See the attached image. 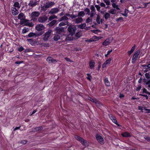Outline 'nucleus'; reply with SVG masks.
Segmentation results:
<instances>
[{"mask_svg": "<svg viewBox=\"0 0 150 150\" xmlns=\"http://www.w3.org/2000/svg\"><path fill=\"white\" fill-rule=\"evenodd\" d=\"M74 137L79 142L84 146H87L89 145V142L86 140L77 135H75Z\"/></svg>", "mask_w": 150, "mask_h": 150, "instance_id": "obj_1", "label": "nucleus"}, {"mask_svg": "<svg viewBox=\"0 0 150 150\" xmlns=\"http://www.w3.org/2000/svg\"><path fill=\"white\" fill-rule=\"evenodd\" d=\"M52 32V30H49L42 35V39L44 41L48 40Z\"/></svg>", "mask_w": 150, "mask_h": 150, "instance_id": "obj_2", "label": "nucleus"}, {"mask_svg": "<svg viewBox=\"0 0 150 150\" xmlns=\"http://www.w3.org/2000/svg\"><path fill=\"white\" fill-rule=\"evenodd\" d=\"M88 99L95 103L96 105L98 107H99L102 105V104L96 98H93L90 97H88Z\"/></svg>", "mask_w": 150, "mask_h": 150, "instance_id": "obj_3", "label": "nucleus"}, {"mask_svg": "<svg viewBox=\"0 0 150 150\" xmlns=\"http://www.w3.org/2000/svg\"><path fill=\"white\" fill-rule=\"evenodd\" d=\"M21 25L28 26L30 27H33L34 25L33 23L31 22L30 23L29 20L25 19L23 20V21L21 22Z\"/></svg>", "mask_w": 150, "mask_h": 150, "instance_id": "obj_4", "label": "nucleus"}, {"mask_svg": "<svg viewBox=\"0 0 150 150\" xmlns=\"http://www.w3.org/2000/svg\"><path fill=\"white\" fill-rule=\"evenodd\" d=\"M140 53L139 50H137L134 54L132 58V63H134L138 58L139 55Z\"/></svg>", "mask_w": 150, "mask_h": 150, "instance_id": "obj_5", "label": "nucleus"}, {"mask_svg": "<svg viewBox=\"0 0 150 150\" xmlns=\"http://www.w3.org/2000/svg\"><path fill=\"white\" fill-rule=\"evenodd\" d=\"M40 14V13L39 11L33 12L31 14L30 16L32 19L35 20L39 16Z\"/></svg>", "mask_w": 150, "mask_h": 150, "instance_id": "obj_6", "label": "nucleus"}, {"mask_svg": "<svg viewBox=\"0 0 150 150\" xmlns=\"http://www.w3.org/2000/svg\"><path fill=\"white\" fill-rule=\"evenodd\" d=\"M72 21L75 24H78L82 22L83 19L81 17H78L77 18L76 17L72 19Z\"/></svg>", "mask_w": 150, "mask_h": 150, "instance_id": "obj_7", "label": "nucleus"}, {"mask_svg": "<svg viewBox=\"0 0 150 150\" xmlns=\"http://www.w3.org/2000/svg\"><path fill=\"white\" fill-rule=\"evenodd\" d=\"M76 28L74 26H70L68 28V30L69 33V34L74 35L75 34Z\"/></svg>", "mask_w": 150, "mask_h": 150, "instance_id": "obj_8", "label": "nucleus"}, {"mask_svg": "<svg viewBox=\"0 0 150 150\" xmlns=\"http://www.w3.org/2000/svg\"><path fill=\"white\" fill-rule=\"evenodd\" d=\"M96 138L98 142L101 144H103L104 143V141L103 137L97 134Z\"/></svg>", "mask_w": 150, "mask_h": 150, "instance_id": "obj_9", "label": "nucleus"}, {"mask_svg": "<svg viewBox=\"0 0 150 150\" xmlns=\"http://www.w3.org/2000/svg\"><path fill=\"white\" fill-rule=\"evenodd\" d=\"M47 19V17L45 16H41L38 18V21L41 23H43L45 22Z\"/></svg>", "mask_w": 150, "mask_h": 150, "instance_id": "obj_10", "label": "nucleus"}, {"mask_svg": "<svg viewBox=\"0 0 150 150\" xmlns=\"http://www.w3.org/2000/svg\"><path fill=\"white\" fill-rule=\"evenodd\" d=\"M38 2L36 0H31L28 4V6L30 7H33L35 6L38 4Z\"/></svg>", "mask_w": 150, "mask_h": 150, "instance_id": "obj_11", "label": "nucleus"}, {"mask_svg": "<svg viewBox=\"0 0 150 150\" xmlns=\"http://www.w3.org/2000/svg\"><path fill=\"white\" fill-rule=\"evenodd\" d=\"M43 33L42 32L38 34H35V33L31 32L28 35V36L29 38H31L32 37H33L35 36V37H38L41 35L42 34H43Z\"/></svg>", "mask_w": 150, "mask_h": 150, "instance_id": "obj_12", "label": "nucleus"}, {"mask_svg": "<svg viewBox=\"0 0 150 150\" xmlns=\"http://www.w3.org/2000/svg\"><path fill=\"white\" fill-rule=\"evenodd\" d=\"M46 60L49 63H52L53 64H55L57 62V61L51 57H48Z\"/></svg>", "mask_w": 150, "mask_h": 150, "instance_id": "obj_13", "label": "nucleus"}, {"mask_svg": "<svg viewBox=\"0 0 150 150\" xmlns=\"http://www.w3.org/2000/svg\"><path fill=\"white\" fill-rule=\"evenodd\" d=\"M45 28L43 25L41 24H37L35 26V29L38 31H41Z\"/></svg>", "mask_w": 150, "mask_h": 150, "instance_id": "obj_14", "label": "nucleus"}, {"mask_svg": "<svg viewBox=\"0 0 150 150\" xmlns=\"http://www.w3.org/2000/svg\"><path fill=\"white\" fill-rule=\"evenodd\" d=\"M41 9L44 11H46L47 8H50V6L48 2L44 4V5H41Z\"/></svg>", "mask_w": 150, "mask_h": 150, "instance_id": "obj_15", "label": "nucleus"}, {"mask_svg": "<svg viewBox=\"0 0 150 150\" xmlns=\"http://www.w3.org/2000/svg\"><path fill=\"white\" fill-rule=\"evenodd\" d=\"M59 9L57 8H52L49 12V13L52 14L57 13L59 11Z\"/></svg>", "mask_w": 150, "mask_h": 150, "instance_id": "obj_16", "label": "nucleus"}, {"mask_svg": "<svg viewBox=\"0 0 150 150\" xmlns=\"http://www.w3.org/2000/svg\"><path fill=\"white\" fill-rule=\"evenodd\" d=\"M112 59V58H110L107 60L103 64L102 67L103 68L106 67V65L110 64Z\"/></svg>", "mask_w": 150, "mask_h": 150, "instance_id": "obj_17", "label": "nucleus"}, {"mask_svg": "<svg viewBox=\"0 0 150 150\" xmlns=\"http://www.w3.org/2000/svg\"><path fill=\"white\" fill-rule=\"evenodd\" d=\"M143 82L145 84L148 85V87L150 88V78H144L143 79Z\"/></svg>", "mask_w": 150, "mask_h": 150, "instance_id": "obj_18", "label": "nucleus"}, {"mask_svg": "<svg viewBox=\"0 0 150 150\" xmlns=\"http://www.w3.org/2000/svg\"><path fill=\"white\" fill-rule=\"evenodd\" d=\"M55 30L56 31V32L57 34H61V33L63 32L64 31V28H63L57 27L55 28Z\"/></svg>", "mask_w": 150, "mask_h": 150, "instance_id": "obj_19", "label": "nucleus"}, {"mask_svg": "<svg viewBox=\"0 0 150 150\" xmlns=\"http://www.w3.org/2000/svg\"><path fill=\"white\" fill-rule=\"evenodd\" d=\"M112 41L110 40L109 39H106L103 42V45L105 46H106L108 45Z\"/></svg>", "mask_w": 150, "mask_h": 150, "instance_id": "obj_20", "label": "nucleus"}, {"mask_svg": "<svg viewBox=\"0 0 150 150\" xmlns=\"http://www.w3.org/2000/svg\"><path fill=\"white\" fill-rule=\"evenodd\" d=\"M86 24L85 23H84L78 25V27L82 29H85L87 30V28H86Z\"/></svg>", "mask_w": 150, "mask_h": 150, "instance_id": "obj_21", "label": "nucleus"}, {"mask_svg": "<svg viewBox=\"0 0 150 150\" xmlns=\"http://www.w3.org/2000/svg\"><path fill=\"white\" fill-rule=\"evenodd\" d=\"M73 35L69 34L67 35L66 38V40H71L74 38H75L74 37H73Z\"/></svg>", "mask_w": 150, "mask_h": 150, "instance_id": "obj_22", "label": "nucleus"}, {"mask_svg": "<svg viewBox=\"0 0 150 150\" xmlns=\"http://www.w3.org/2000/svg\"><path fill=\"white\" fill-rule=\"evenodd\" d=\"M62 36V35L61 34H56L54 38V39L55 41H57Z\"/></svg>", "mask_w": 150, "mask_h": 150, "instance_id": "obj_23", "label": "nucleus"}, {"mask_svg": "<svg viewBox=\"0 0 150 150\" xmlns=\"http://www.w3.org/2000/svg\"><path fill=\"white\" fill-rule=\"evenodd\" d=\"M12 14L14 15H16L18 13V11L14 7L12 8Z\"/></svg>", "mask_w": 150, "mask_h": 150, "instance_id": "obj_24", "label": "nucleus"}, {"mask_svg": "<svg viewBox=\"0 0 150 150\" xmlns=\"http://www.w3.org/2000/svg\"><path fill=\"white\" fill-rule=\"evenodd\" d=\"M110 119L115 124L118 126H120V125L117 123V121L115 117L112 116H111Z\"/></svg>", "mask_w": 150, "mask_h": 150, "instance_id": "obj_25", "label": "nucleus"}, {"mask_svg": "<svg viewBox=\"0 0 150 150\" xmlns=\"http://www.w3.org/2000/svg\"><path fill=\"white\" fill-rule=\"evenodd\" d=\"M96 20V22L98 24L102 23V19H100V16L99 15H97Z\"/></svg>", "mask_w": 150, "mask_h": 150, "instance_id": "obj_26", "label": "nucleus"}, {"mask_svg": "<svg viewBox=\"0 0 150 150\" xmlns=\"http://www.w3.org/2000/svg\"><path fill=\"white\" fill-rule=\"evenodd\" d=\"M104 81L105 83V85L107 86H110V83L108 80V78L105 77V78L104 79Z\"/></svg>", "mask_w": 150, "mask_h": 150, "instance_id": "obj_27", "label": "nucleus"}, {"mask_svg": "<svg viewBox=\"0 0 150 150\" xmlns=\"http://www.w3.org/2000/svg\"><path fill=\"white\" fill-rule=\"evenodd\" d=\"M103 17L105 20H107L110 18V14L109 13L105 12L104 14Z\"/></svg>", "mask_w": 150, "mask_h": 150, "instance_id": "obj_28", "label": "nucleus"}, {"mask_svg": "<svg viewBox=\"0 0 150 150\" xmlns=\"http://www.w3.org/2000/svg\"><path fill=\"white\" fill-rule=\"evenodd\" d=\"M85 15V13L84 11H80L78 13V14L77 16V17H83Z\"/></svg>", "mask_w": 150, "mask_h": 150, "instance_id": "obj_29", "label": "nucleus"}, {"mask_svg": "<svg viewBox=\"0 0 150 150\" xmlns=\"http://www.w3.org/2000/svg\"><path fill=\"white\" fill-rule=\"evenodd\" d=\"M18 18L21 20H23L25 18V16L23 13H20L18 16Z\"/></svg>", "mask_w": 150, "mask_h": 150, "instance_id": "obj_30", "label": "nucleus"}, {"mask_svg": "<svg viewBox=\"0 0 150 150\" xmlns=\"http://www.w3.org/2000/svg\"><path fill=\"white\" fill-rule=\"evenodd\" d=\"M65 16H69L72 19H73L77 17L76 15H75L73 14L71 15H70L69 14V13H66L65 14Z\"/></svg>", "mask_w": 150, "mask_h": 150, "instance_id": "obj_31", "label": "nucleus"}, {"mask_svg": "<svg viewBox=\"0 0 150 150\" xmlns=\"http://www.w3.org/2000/svg\"><path fill=\"white\" fill-rule=\"evenodd\" d=\"M95 64V63L94 60H92L89 62V66L91 69L93 68L94 67Z\"/></svg>", "mask_w": 150, "mask_h": 150, "instance_id": "obj_32", "label": "nucleus"}, {"mask_svg": "<svg viewBox=\"0 0 150 150\" xmlns=\"http://www.w3.org/2000/svg\"><path fill=\"white\" fill-rule=\"evenodd\" d=\"M57 22V21L56 20H53L50 22L48 25L50 27H52Z\"/></svg>", "mask_w": 150, "mask_h": 150, "instance_id": "obj_33", "label": "nucleus"}, {"mask_svg": "<svg viewBox=\"0 0 150 150\" xmlns=\"http://www.w3.org/2000/svg\"><path fill=\"white\" fill-rule=\"evenodd\" d=\"M122 135L123 137H130L131 136L130 134L127 132H125L122 133Z\"/></svg>", "mask_w": 150, "mask_h": 150, "instance_id": "obj_34", "label": "nucleus"}, {"mask_svg": "<svg viewBox=\"0 0 150 150\" xmlns=\"http://www.w3.org/2000/svg\"><path fill=\"white\" fill-rule=\"evenodd\" d=\"M135 45H134V46L132 47L131 50L128 51V53L129 55H130L133 52L135 49Z\"/></svg>", "mask_w": 150, "mask_h": 150, "instance_id": "obj_35", "label": "nucleus"}, {"mask_svg": "<svg viewBox=\"0 0 150 150\" xmlns=\"http://www.w3.org/2000/svg\"><path fill=\"white\" fill-rule=\"evenodd\" d=\"M69 23L67 21H65L64 22L62 21L59 24V26H64L68 24Z\"/></svg>", "mask_w": 150, "mask_h": 150, "instance_id": "obj_36", "label": "nucleus"}, {"mask_svg": "<svg viewBox=\"0 0 150 150\" xmlns=\"http://www.w3.org/2000/svg\"><path fill=\"white\" fill-rule=\"evenodd\" d=\"M13 6L17 8L18 9H19L20 8V5L18 2L16 1L14 3Z\"/></svg>", "mask_w": 150, "mask_h": 150, "instance_id": "obj_37", "label": "nucleus"}, {"mask_svg": "<svg viewBox=\"0 0 150 150\" xmlns=\"http://www.w3.org/2000/svg\"><path fill=\"white\" fill-rule=\"evenodd\" d=\"M76 38L75 37V39H77L81 37V32L79 31L76 33L75 35Z\"/></svg>", "mask_w": 150, "mask_h": 150, "instance_id": "obj_38", "label": "nucleus"}, {"mask_svg": "<svg viewBox=\"0 0 150 150\" xmlns=\"http://www.w3.org/2000/svg\"><path fill=\"white\" fill-rule=\"evenodd\" d=\"M109 13L111 14H115L116 13V10L114 9H112L108 11Z\"/></svg>", "mask_w": 150, "mask_h": 150, "instance_id": "obj_39", "label": "nucleus"}, {"mask_svg": "<svg viewBox=\"0 0 150 150\" xmlns=\"http://www.w3.org/2000/svg\"><path fill=\"white\" fill-rule=\"evenodd\" d=\"M57 17L55 16V15H53L52 16H51L49 18L48 20L49 21H50L54 19H57Z\"/></svg>", "mask_w": 150, "mask_h": 150, "instance_id": "obj_40", "label": "nucleus"}, {"mask_svg": "<svg viewBox=\"0 0 150 150\" xmlns=\"http://www.w3.org/2000/svg\"><path fill=\"white\" fill-rule=\"evenodd\" d=\"M112 6L113 8H116L117 10H120L118 6L117 5H116L115 3L112 4Z\"/></svg>", "mask_w": 150, "mask_h": 150, "instance_id": "obj_41", "label": "nucleus"}, {"mask_svg": "<svg viewBox=\"0 0 150 150\" xmlns=\"http://www.w3.org/2000/svg\"><path fill=\"white\" fill-rule=\"evenodd\" d=\"M102 1L104 2L106 5L107 6H109L110 4V2L109 0H101Z\"/></svg>", "mask_w": 150, "mask_h": 150, "instance_id": "obj_42", "label": "nucleus"}, {"mask_svg": "<svg viewBox=\"0 0 150 150\" xmlns=\"http://www.w3.org/2000/svg\"><path fill=\"white\" fill-rule=\"evenodd\" d=\"M29 31V29L25 27L22 30V33H26L28 32Z\"/></svg>", "mask_w": 150, "mask_h": 150, "instance_id": "obj_43", "label": "nucleus"}, {"mask_svg": "<svg viewBox=\"0 0 150 150\" xmlns=\"http://www.w3.org/2000/svg\"><path fill=\"white\" fill-rule=\"evenodd\" d=\"M106 4H105L103 2H101L100 3V6L101 7H104L106 8H108V6H106Z\"/></svg>", "mask_w": 150, "mask_h": 150, "instance_id": "obj_44", "label": "nucleus"}, {"mask_svg": "<svg viewBox=\"0 0 150 150\" xmlns=\"http://www.w3.org/2000/svg\"><path fill=\"white\" fill-rule=\"evenodd\" d=\"M92 19L90 17L88 18L86 20V22L87 23H88L92 22Z\"/></svg>", "mask_w": 150, "mask_h": 150, "instance_id": "obj_45", "label": "nucleus"}, {"mask_svg": "<svg viewBox=\"0 0 150 150\" xmlns=\"http://www.w3.org/2000/svg\"><path fill=\"white\" fill-rule=\"evenodd\" d=\"M84 11L86 12V14L88 15H90V10L88 8H86L84 9Z\"/></svg>", "mask_w": 150, "mask_h": 150, "instance_id": "obj_46", "label": "nucleus"}, {"mask_svg": "<svg viewBox=\"0 0 150 150\" xmlns=\"http://www.w3.org/2000/svg\"><path fill=\"white\" fill-rule=\"evenodd\" d=\"M90 9L91 10V12L96 13L95 7L93 6H92L90 8Z\"/></svg>", "mask_w": 150, "mask_h": 150, "instance_id": "obj_47", "label": "nucleus"}, {"mask_svg": "<svg viewBox=\"0 0 150 150\" xmlns=\"http://www.w3.org/2000/svg\"><path fill=\"white\" fill-rule=\"evenodd\" d=\"M145 78L149 79L150 78V74L149 73H146L145 74Z\"/></svg>", "mask_w": 150, "mask_h": 150, "instance_id": "obj_48", "label": "nucleus"}, {"mask_svg": "<svg viewBox=\"0 0 150 150\" xmlns=\"http://www.w3.org/2000/svg\"><path fill=\"white\" fill-rule=\"evenodd\" d=\"M48 3L50 7L52 6L55 4L52 1H49Z\"/></svg>", "mask_w": 150, "mask_h": 150, "instance_id": "obj_49", "label": "nucleus"}, {"mask_svg": "<svg viewBox=\"0 0 150 150\" xmlns=\"http://www.w3.org/2000/svg\"><path fill=\"white\" fill-rule=\"evenodd\" d=\"M95 7L96 8L97 10L99 11L100 10V6L98 5H95Z\"/></svg>", "mask_w": 150, "mask_h": 150, "instance_id": "obj_50", "label": "nucleus"}, {"mask_svg": "<svg viewBox=\"0 0 150 150\" xmlns=\"http://www.w3.org/2000/svg\"><path fill=\"white\" fill-rule=\"evenodd\" d=\"M42 129V127H38L35 128V130L36 131L41 130Z\"/></svg>", "mask_w": 150, "mask_h": 150, "instance_id": "obj_51", "label": "nucleus"}, {"mask_svg": "<svg viewBox=\"0 0 150 150\" xmlns=\"http://www.w3.org/2000/svg\"><path fill=\"white\" fill-rule=\"evenodd\" d=\"M87 75L88 76L87 77V78L90 81H91V79L92 78L91 76L89 74H87Z\"/></svg>", "mask_w": 150, "mask_h": 150, "instance_id": "obj_52", "label": "nucleus"}, {"mask_svg": "<svg viewBox=\"0 0 150 150\" xmlns=\"http://www.w3.org/2000/svg\"><path fill=\"white\" fill-rule=\"evenodd\" d=\"M96 13H92L91 12V13H90V17L91 18H92L93 17V16L95 15L96 14Z\"/></svg>", "mask_w": 150, "mask_h": 150, "instance_id": "obj_53", "label": "nucleus"}, {"mask_svg": "<svg viewBox=\"0 0 150 150\" xmlns=\"http://www.w3.org/2000/svg\"><path fill=\"white\" fill-rule=\"evenodd\" d=\"M27 142V141L26 140H23L21 142V143L23 144H26Z\"/></svg>", "mask_w": 150, "mask_h": 150, "instance_id": "obj_54", "label": "nucleus"}, {"mask_svg": "<svg viewBox=\"0 0 150 150\" xmlns=\"http://www.w3.org/2000/svg\"><path fill=\"white\" fill-rule=\"evenodd\" d=\"M123 20V18L122 17H120L117 19L116 21L117 22H118L120 21H122Z\"/></svg>", "mask_w": 150, "mask_h": 150, "instance_id": "obj_55", "label": "nucleus"}, {"mask_svg": "<svg viewBox=\"0 0 150 150\" xmlns=\"http://www.w3.org/2000/svg\"><path fill=\"white\" fill-rule=\"evenodd\" d=\"M62 19H63V20H68V18L67 16H66L65 15L62 17Z\"/></svg>", "mask_w": 150, "mask_h": 150, "instance_id": "obj_56", "label": "nucleus"}, {"mask_svg": "<svg viewBox=\"0 0 150 150\" xmlns=\"http://www.w3.org/2000/svg\"><path fill=\"white\" fill-rule=\"evenodd\" d=\"M18 51L21 52L24 50V48L22 47H20L18 49Z\"/></svg>", "mask_w": 150, "mask_h": 150, "instance_id": "obj_57", "label": "nucleus"}, {"mask_svg": "<svg viewBox=\"0 0 150 150\" xmlns=\"http://www.w3.org/2000/svg\"><path fill=\"white\" fill-rule=\"evenodd\" d=\"M142 87L141 85L138 86V87L137 88V91H139L141 89Z\"/></svg>", "mask_w": 150, "mask_h": 150, "instance_id": "obj_58", "label": "nucleus"}, {"mask_svg": "<svg viewBox=\"0 0 150 150\" xmlns=\"http://www.w3.org/2000/svg\"><path fill=\"white\" fill-rule=\"evenodd\" d=\"M144 110L146 111V112L147 113H150V109H148L144 108Z\"/></svg>", "mask_w": 150, "mask_h": 150, "instance_id": "obj_59", "label": "nucleus"}, {"mask_svg": "<svg viewBox=\"0 0 150 150\" xmlns=\"http://www.w3.org/2000/svg\"><path fill=\"white\" fill-rule=\"evenodd\" d=\"M65 59L67 62H72V61H71L70 59L68 58H65Z\"/></svg>", "mask_w": 150, "mask_h": 150, "instance_id": "obj_60", "label": "nucleus"}, {"mask_svg": "<svg viewBox=\"0 0 150 150\" xmlns=\"http://www.w3.org/2000/svg\"><path fill=\"white\" fill-rule=\"evenodd\" d=\"M148 71L149 70L148 68H144V72H146Z\"/></svg>", "mask_w": 150, "mask_h": 150, "instance_id": "obj_61", "label": "nucleus"}, {"mask_svg": "<svg viewBox=\"0 0 150 150\" xmlns=\"http://www.w3.org/2000/svg\"><path fill=\"white\" fill-rule=\"evenodd\" d=\"M138 108L139 110H141L142 112H143L142 108L141 106H139Z\"/></svg>", "mask_w": 150, "mask_h": 150, "instance_id": "obj_62", "label": "nucleus"}, {"mask_svg": "<svg viewBox=\"0 0 150 150\" xmlns=\"http://www.w3.org/2000/svg\"><path fill=\"white\" fill-rule=\"evenodd\" d=\"M21 127V126H20L19 127H16L13 130L15 131L18 129H19Z\"/></svg>", "mask_w": 150, "mask_h": 150, "instance_id": "obj_63", "label": "nucleus"}, {"mask_svg": "<svg viewBox=\"0 0 150 150\" xmlns=\"http://www.w3.org/2000/svg\"><path fill=\"white\" fill-rule=\"evenodd\" d=\"M23 62H20V61H18L16 62H15V64H20L22 63Z\"/></svg>", "mask_w": 150, "mask_h": 150, "instance_id": "obj_64", "label": "nucleus"}]
</instances>
